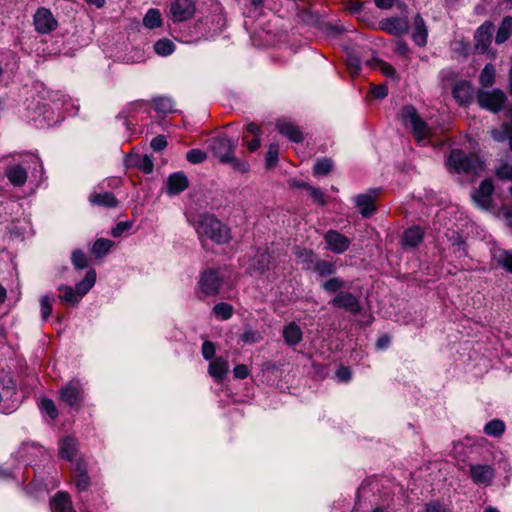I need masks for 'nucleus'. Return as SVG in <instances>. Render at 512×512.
<instances>
[{"instance_id":"obj_1","label":"nucleus","mask_w":512,"mask_h":512,"mask_svg":"<svg viewBox=\"0 0 512 512\" xmlns=\"http://www.w3.org/2000/svg\"><path fill=\"white\" fill-rule=\"evenodd\" d=\"M194 227L203 247L207 240L221 245L228 243L231 239L229 228L210 214L199 215L194 222Z\"/></svg>"},{"instance_id":"obj_2","label":"nucleus","mask_w":512,"mask_h":512,"mask_svg":"<svg viewBox=\"0 0 512 512\" xmlns=\"http://www.w3.org/2000/svg\"><path fill=\"white\" fill-rule=\"evenodd\" d=\"M447 166L456 173L477 175L484 169V162L476 155H468L462 150L455 149L450 152Z\"/></svg>"},{"instance_id":"obj_3","label":"nucleus","mask_w":512,"mask_h":512,"mask_svg":"<svg viewBox=\"0 0 512 512\" xmlns=\"http://www.w3.org/2000/svg\"><path fill=\"white\" fill-rule=\"evenodd\" d=\"M399 118L405 127L411 129L418 143L425 145L429 142L431 130L412 105L404 106L399 113Z\"/></svg>"},{"instance_id":"obj_4","label":"nucleus","mask_w":512,"mask_h":512,"mask_svg":"<svg viewBox=\"0 0 512 512\" xmlns=\"http://www.w3.org/2000/svg\"><path fill=\"white\" fill-rule=\"evenodd\" d=\"M223 284V276L218 269L208 268L200 272L195 294L204 299L218 295Z\"/></svg>"},{"instance_id":"obj_5","label":"nucleus","mask_w":512,"mask_h":512,"mask_svg":"<svg viewBox=\"0 0 512 512\" xmlns=\"http://www.w3.org/2000/svg\"><path fill=\"white\" fill-rule=\"evenodd\" d=\"M31 164L39 167V172L43 171V164L35 155H27L21 163H12L6 166L5 176L9 183L14 187H22L25 185L28 178V169L31 168Z\"/></svg>"},{"instance_id":"obj_6","label":"nucleus","mask_w":512,"mask_h":512,"mask_svg":"<svg viewBox=\"0 0 512 512\" xmlns=\"http://www.w3.org/2000/svg\"><path fill=\"white\" fill-rule=\"evenodd\" d=\"M96 281L95 270H89L85 278L75 285V288L68 285H60L58 290L62 292L59 299L67 304L75 305L94 286Z\"/></svg>"},{"instance_id":"obj_7","label":"nucleus","mask_w":512,"mask_h":512,"mask_svg":"<svg viewBox=\"0 0 512 512\" xmlns=\"http://www.w3.org/2000/svg\"><path fill=\"white\" fill-rule=\"evenodd\" d=\"M476 98L481 108L493 113L501 111L507 100L506 94L500 89H493L491 91L479 90Z\"/></svg>"},{"instance_id":"obj_8","label":"nucleus","mask_w":512,"mask_h":512,"mask_svg":"<svg viewBox=\"0 0 512 512\" xmlns=\"http://www.w3.org/2000/svg\"><path fill=\"white\" fill-rule=\"evenodd\" d=\"M207 143L208 149L220 163L225 162L229 156L235 154L237 147V143L226 135L213 137L209 139Z\"/></svg>"},{"instance_id":"obj_9","label":"nucleus","mask_w":512,"mask_h":512,"mask_svg":"<svg viewBox=\"0 0 512 512\" xmlns=\"http://www.w3.org/2000/svg\"><path fill=\"white\" fill-rule=\"evenodd\" d=\"M60 399L66 405L79 409L84 400V388L79 380H71L60 389Z\"/></svg>"},{"instance_id":"obj_10","label":"nucleus","mask_w":512,"mask_h":512,"mask_svg":"<svg viewBox=\"0 0 512 512\" xmlns=\"http://www.w3.org/2000/svg\"><path fill=\"white\" fill-rule=\"evenodd\" d=\"M196 11L194 0H171L169 17L173 22H183L191 19Z\"/></svg>"},{"instance_id":"obj_11","label":"nucleus","mask_w":512,"mask_h":512,"mask_svg":"<svg viewBox=\"0 0 512 512\" xmlns=\"http://www.w3.org/2000/svg\"><path fill=\"white\" fill-rule=\"evenodd\" d=\"M329 304L351 314H358L361 310V305L357 297L348 291H340L337 293Z\"/></svg>"},{"instance_id":"obj_12","label":"nucleus","mask_w":512,"mask_h":512,"mask_svg":"<svg viewBox=\"0 0 512 512\" xmlns=\"http://www.w3.org/2000/svg\"><path fill=\"white\" fill-rule=\"evenodd\" d=\"M33 20L35 29L39 33L47 34L57 28V21L47 8H39L34 14Z\"/></svg>"},{"instance_id":"obj_13","label":"nucleus","mask_w":512,"mask_h":512,"mask_svg":"<svg viewBox=\"0 0 512 512\" xmlns=\"http://www.w3.org/2000/svg\"><path fill=\"white\" fill-rule=\"evenodd\" d=\"M493 191V182L489 179L483 180L480 183L479 188L472 194V199L478 207L488 210L492 206Z\"/></svg>"},{"instance_id":"obj_14","label":"nucleus","mask_w":512,"mask_h":512,"mask_svg":"<svg viewBox=\"0 0 512 512\" xmlns=\"http://www.w3.org/2000/svg\"><path fill=\"white\" fill-rule=\"evenodd\" d=\"M327 248L335 254H342L348 250L351 241L337 230L330 229L324 235Z\"/></svg>"},{"instance_id":"obj_15","label":"nucleus","mask_w":512,"mask_h":512,"mask_svg":"<svg viewBox=\"0 0 512 512\" xmlns=\"http://www.w3.org/2000/svg\"><path fill=\"white\" fill-rule=\"evenodd\" d=\"M494 25L490 21L484 22L475 32V48L480 53H485L492 41Z\"/></svg>"},{"instance_id":"obj_16","label":"nucleus","mask_w":512,"mask_h":512,"mask_svg":"<svg viewBox=\"0 0 512 512\" xmlns=\"http://www.w3.org/2000/svg\"><path fill=\"white\" fill-rule=\"evenodd\" d=\"M43 452V447L40 445L33 442H25L15 452V458L25 465H31Z\"/></svg>"},{"instance_id":"obj_17","label":"nucleus","mask_w":512,"mask_h":512,"mask_svg":"<svg viewBox=\"0 0 512 512\" xmlns=\"http://www.w3.org/2000/svg\"><path fill=\"white\" fill-rule=\"evenodd\" d=\"M494 475V469L490 465H470V476L476 485L489 486Z\"/></svg>"},{"instance_id":"obj_18","label":"nucleus","mask_w":512,"mask_h":512,"mask_svg":"<svg viewBox=\"0 0 512 512\" xmlns=\"http://www.w3.org/2000/svg\"><path fill=\"white\" fill-rule=\"evenodd\" d=\"M379 27L385 32L395 36L404 35L409 30L408 21L400 17L383 19L379 22Z\"/></svg>"},{"instance_id":"obj_19","label":"nucleus","mask_w":512,"mask_h":512,"mask_svg":"<svg viewBox=\"0 0 512 512\" xmlns=\"http://www.w3.org/2000/svg\"><path fill=\"white\" fill-rule=\"evenodd\" d=\"M376 195L377 190H372L369 193L360 194L355 197L356 206L363 217H369L375 212L376 207L374 202Z\"/></svg>"},{"instance_id":"obj_20","label":"nucleus","mask_w":512,"mask_h":512,"mask_svg":"<svg viewBox=\"0 0 512 512\" xmlns=\"http://www.w3.org/2000/svg\"><path fill=\"white\" fill-rule=\"evenodd\" d=\"M506 114L510 118V122L503 123L500 128L492 129L491 136L497 142L508 140L509 148L512 151V105L508 107Z\"/></svg>"},{"instance_id":"obj_21","label":"nucleus","mask_w":512,"mask_h":512,"mask_svg":"<svg viewBox=\"0 0 512 512\" xmlns=\"http://www.w3.org/2000/svg\"><path fill=\"white\" fill-rule=\"evenodd\" d=\"M188 178L183 172L172 173L166 184V192L168 195H177L188 188Z\"/></svg>"},{"instance_id":"obj_22","label":"nucleus","mask_w":512,"mask_h":512,"mask_svg":"<svg viewBox=\"0 0 512 512\" xmlns=\"http://www.w3.org/2000/svg\"><path fill=\"white\" fill-rule=\"evenodd\" d=\"M452 93L459 104L467 105L472 99L473 88L470 82L461 80L454 84Z\"/></svg>"},{"instance_id":"obj_23","label":"nucleus","mask_w":512,"mask_h":512,"mask_svg":"<svg viewBox=\"0 0 512 512\" xmlns=\"http://www.w3.org/2000/svg\"><path fill=\"white\" fill-rule=\"evenodd\" d=\"M427 38L428 29L425 21L420 14H417L413 21L412 39L417 46L423 47L427 44Z\"/></svg>"},{"instance_id":"obj_24","label":"nucleus","mask_w":512,"mask_h":512,"mask_svg":"<svg viewBox=\"0 0 512 512\" xmlns=\"http://www.w3.org/2000/svg\"><path fill=\"white\" fill-rule=\"evenodd\" d=\"M279 133L290 141L299 143L303 140V133L301 129L292 122L289 121H278L276 124Z\"/></svg>"},{"instance_id":"obj_25","label":"nucleus","mask_w":512,"mask_h":512,"mask_svg":"<svg viewBox=\"0 0 512 512\" xmlns=\"http://www.w3.org/2000/svg\"><path fill=\"white\" fill-rule=\"evenodd\" d=\"M229 371V363L228 360L223 357L214 358L208 367L209 375L217 382H220L224 379L226 374Z\"/></svg>"},{"instance_id":"obj_26","label":"nucleus","mask_w":512,"mask_h":512,"mask_svg":"<svg viewBox=\"0 0 512 512\" xmlns=\"http://www.w3.org/2000/svg\"><path fill=\"white\" fill-rule=\"evenodd\" d=\"M78 451L77 440L72 436H66L59 440V455L67 461H73Z\"/></svg>"},{"instance_id":"obj_27","label":"nucleus","mask_w":512,"mask_h":512,"mask_svg":"<svg viewBox=\"0 0 512 512\" xmlns=\"http://www.w3.org/2000/svg\"><path fill=\"white\" fill-rule=\"evenodd\" d=\"M282 336L288 346H295L302 341L303 332L296 322H290L284 326Z\"/></svg>"},{"instance_id":"obj_28","label":"nucleus","mask_w":512,"mask_h":512,"mask_svg":"<svg viewBox=\"0 0 512 512\" xmlns=\"http://www.w3.org/2000/svg\"><path fill=\"white\" fill-rule=\"evenodd\" d=\"M52 512H76L67 492L60 491L51 500Z\"/></svg>"},{"instance_id":"obj_29","label":"nucleus","mask_w":512,"mask_h":512,"mask_svg":"<svg viewBox=\"0 0 512 512\" xmlns=\"http://www.w3.org/2000/svg\"><path fill=\"white\" fill-rule=\"evenodd\" d=\"M365 63L373 69H378L383 75L394 80H399V75L397 74L396 69L390 63L376 57L366 60Z\"/></svg>"},{"instance_id":"obj_30","label":"nucleus","mask_w":512,"mask_h":512,"mask_svg":"<svg viewBox=\"0 0 512 512\" xmlns=\"http://www.w3.org/2000/svg\"><path fill=\"white\" fill-rule=\"evenodd\" d=\"M423 240V231L420 227L414 226L405 230L402 237V245L404 247L415 248Z\"/></svg>"},{"instance_id":"obj_31","label":"nucleus","mask_w":512,"mask_h":512,"mask_svg":"<svg viewBox=\"0 0 512 512\" xmlns=\"http://www.w3.org/2000/svg\"><path fill=\"white\" fill-rule=\"evenodd\" d=\"M89 201L93 205L102 206L106 208H115L118 205V200L111 192L92 193L89 196Z\"/></svg>"},{"instance_id":"obj_32","label":"nucleus","mask_w":512,"mask_h":512,"mask_svg":"<svg viewBox=\"0 0 512 512\" xmlns=\"http://www.w3.org/2000/svg\"><path fill=\"white\" fill-rule=\"evenodd\" d=\"M493 259L498 266L512 274V251L497 248L493 252Z\"/></svg>"},{"instance_id":"obj_33","label":"nucleus","mask_w":512,"mask_h":512,"mask_svg":"<svg viewBox=\"0 0 512 512\" xmlns=\"http://www.w3.org/2000/svg\"><path fill=\"white\" fill-rule=\"evenodd\" d=\"M295 256L304 270H311L316 261V255L312 250L306 248H296Z\"/></svg>"},{"instance_id":"obj_34","label":"nucleus","mask_w":512,"mask_h":512,"mask_svg":"<svg viewBox=\"0 0 512 512\" xmlns=\"http://www.w3.org/2000/svg\"><path fill=\"white\" fill-rule=\"evenodd\" d=\"M512 34V16H505L500 26L498 27L495 42L497 44H503L506 42Z\"/></svg>"},{"instance_id":"obj_35","label":"nucleus","mask_w":512,"mask_h":512,"mask_svg":"<svg viewBox=\"0 0 512 512\" xmlns=\"http://www.w3.org/2000/svg\"><path fill=\"white\" fill-rule=\"evenodd\" d=\"M311 270H313L319 277L323 278L335 274L336 265L331 261L317 258Z\"/></svg>"},{"instance_id":"obj_36","label":"nucleus","mask_w":512,"mask_h":512,"mask_svg":"<svg viewBox=\"0 0 512 512\" xmlns=\"http://www.w3.org/2000/svg\"><path fill=\"white\" fill-rule=\"evenodd\" d=\"M346 287V282L338 276L331 277L321 284V288L329 294H337Z\"/></svg>"},{"instance_id":"obj_37","label":"nucleus","mask_w":512,"mask_h":512,"mask_svg":"<svg viewBox=\"0 0 512 512\" xmlns=\"http://www.w3.org/2000/svg\"><path fill=\"white\" fill-rule=\"evenodd\" d=\"M143 25L148 29H154L162 25V15L158 9H149L144 18Z\"/></svg>"},{"instance_id":"obj_38","label":"nucleus","mask_w":512,"mask_h":512,"mask_svg":"<svg viewBox=\"0 0 512 512\" xmlns=\"http://www.w3.org/2000/svg\"><path fill=\"white\" fill-rule=\"evenodd\" d=\"M114 246V242L105 239V238H99L97 239L93 246H92V253L96 258H102L107 253H109L110 249Z\"/></svg>"},{"instance_id":"obj_39","label":"nucleus","mask_w":512,"mask_h":512,"mask_svg":"<svg viewBox=\"0 0 512 512\" xmlns=\"http://www.w3.org/2000/svg\"><path fill=\"white\" fill-rule=\"evenodd\" d=\"M495 75L496 70L494 65L491 63L486 64L479 76L480 84L485 88L491 87L495 82Z\"/></svg>"},{"instance_id":"obj_40","label":"nucleus","mask_w":512,"mask_h":512,"mask_svg":"<svg viewBox=\"0 0 512 512\" xmlns=\"http://www.w3.org/2000/svg\"><path fill=\"white\" fill-rule=\"evenodd\" d=\"M505 432V423L502 420L494 419L484 426V433L488 436L499 437Z\"/></svg>"},{"instance_id":"obj_41","label":"nucleus","mask_w":512,"mask_h":512,"mask_svg":"<svg viewBox=\"0 0 512 512\" xmlns=\"http://www.w3.org/2000/svg\"><path fill=\"white\" fill-rule=\"evenodd\" d=\"M222 164H229L233 170L242 174L250 170L249 163L244 159L236 157L235 154L229 156Z\"/></svg>"},{"instance_id":"obj_42","label":"nucleus","mask_w":512,"mask_h":512,"mask_svg":"<svg viewBox=\"0 0 512 512\" xmlns=\"http://www.w3.org/2000/svg\"><path fill=\"white\" fill-rule=\"evenodd\" d=\"M174 50L175 44L171 40L166 38L160 39L154 44V51L158 55L163 57L172 54Z\"/></svg>"},{"instance_id":"obj_43","label":"nucleus","mask_w":512,"mask_h":512,"mask_svg":"<svg viewBox=\"0 0 512 512\" xmlns=\"http://www.w3.org/2000/svg\"><path fill=\"white\" fill-rule=\"evenodd\" d=\"M155 109L161 113H170L174 111V102L170 97L159 96L153 99Z\"/></svg>"},{"instance_id":"obj_44","label":"nucleus","mask_w":512,"mask_h":512,"mask_svg":"<svg viewBox=\"0 0 512 512\" xmlns=\"http://www.w3.org/2000/svg\"><path fill=\"white\" fill-rule=\"evenodd\" d=\"M213 313L221 320H228L233 315V307L228 303L220 302L214 305Z\"/></svg>"},{"instance_id":"obj_45","label":"nucleus","mask_w":512,"mask_h":512,"mask_svg":"<svg viewBox=\"0 0 512 512\" xmlns=\"http://www.w3.org/2000/svg\"><path fill=\"white\" fill-rule=\"evenodd\" d=\"M333 168V161L329 158L318 159L313 167V174L315 176L327 175Z\"/></svg>"},{"instance_id":"obj_46","label":"nucleus","mask_w":512,"mask_h":512,"mask_svg":"<svg viewBox=\"0 0 512 512\" xmlns=\"http://www.w3.org/2000/svg\"><path fill=\"white\" fill-rule=\"evenodd\" d=\"M53 308V298L49 297L48 295L43 296L40 299V310H41V317L43 321H46L49 316L52 313Z\"/></svg>"},{"instance_id":"obj_47","label":"nucleus","mask_w":512,"mask_h":512,"mask_svg":"<svg viewBox=\"0 0 512 512\" xmlns=\"http://www.w3.org/2000/svg\"><path fill=\"white\" fill-rule=\"evenodd\" d=\"M346 63L349 71L352 74H358L359 71L361 70L362 61L360 57L354 52H350L347 55Z\"/></svg>"},{"instance_id":"obj_48","label":"nucleus","mask_w":512,"mask_h":512,"mask_svg":"<svg viewBox=\"0 0 512 512\" xmlns=\"http://www.w3.org/2000/svg\"><path fill=\"white\" fill-rule=\"evenodd\" d=\"M186 159L192 164H200L207 159V153L201 149H191L187 152Z\"/></svg>"},{"instance_id":"obj_49","label":"nucleus","mask_w":512,"mask_h":512,"mask_svg":"<svg viewBox=\"0 0 512 512\" xmlns=\"http://www.w3.org/2000/svg\"><path fill=\"white\" fill-rule=\"evenodd\" d=\"M71 261L76 269H84L87 267V257L82 250H74L72 252Z\"/></svg>"},{"instance_id":"obj_50","label":"nucleus","mask_w":512,"mask_h":512,"mask_svg":"<svg viewBox=\"0 0 512 512\" xmlns=\"http://www.w3.org/2000/svg\"><path fill=\"white\" fill-rule=\"evenodd\" d=\"M496 176L502 180H510L512 181V164L507 162H502L496 168Z\"/></svg>"},{"instance_id":"obj_51","label":"nucleus","mask_w":512,"mask_h":512,"mask_svg":"<svg viewBox=\"0 0 512 512\" xmlns=\"http://www.w3.org/2000/svg\"><path fill=\"white\" fill-rule=\"evenodd\" d=\"M301 187H304L309 191L310 196L312 197L314 202L321 206H324L326 204L324 193L321 191V189L312 187L308 184H302Z\"/></svg>"},{"instance_id":"obj_52","label":"nucleus","mask_w":512,"mask_h":512,"mask_svg":"<svg viewBox=\"0 0 512 512\" xmlns=\"http://www.w3.org/2000/svg\"><path fill=\"white\" fill-rule=\"evenodd\" d=\"M41 409L45 412L51 419H55L58 416L57 408L54 402L51 399L44 398L41 400Z\"/></svg>"},{"instance_id":"obj_53","label":"nucleus","mask_w":512,"mask_h":512,"mask_svg":"<svg viewBox=\"0 0 512 512\" xmlns=\"http://www.w3.org/2000/svg\"><path fill=\"white\" fill-rule=\"evenodd\" d=\"M279 146L278 144H270L269 149L266 153V165L267 167L274 166L278 161Z\"/></svg>"},{"instance_id":"obj_54","label":"nucleus","mask_w":512,"mask_h":512,"mask_svg":"<svg viewBox=\"0 0 512 512\" xmlns=\"http://www.w3.org/2000/svg\"><path fill=\"white\" fill-rule=\"evenodd\" d=\"M270 264H271V256L268 253L263 252V253H260V255L258 256L257 262L255 264V268L259 272H264L266 269L269 268Z\"/></svg>"},{"instance_id":"obj_55","label":"nucleus","mask_w":512,"mask_h":512,"mask_svg":"<svg viewBox=\"0 0 512 512\" xmlns=\"http://www.w3.org/2000/svg\"><path fill=\"white\" fill-rule=\"evenodd\" d=\"M215 345L211 341H204L202 344V356L205 360H210V362L214 359L215 356Z\"/></svg>"},{"instance_id":"obj_56","label":"nucleus","mask_w":512,"mask_h":512,"mask_svg":"<svg viewBox=\"0 0 512 512\" xmlns=\"http://www.w3.org/2000/svg\"><path fill=\"white\" fill-rule=\"evenodd\" d=\"M76 488L79 492L86 491L90 485V479L87 474L73 477Z\"/></svg>"},{"instance_id":"obj_57","label":"nucleus","mask_w":512,"mask_h":512,"mask_svg":"<svg viewBox=\"0 0 512 512\" xmlns=\"http://www.w3.org/2000/svg\"><path fill=\"white\" fill-rule=\"evenodd\" d=\"M424 512H450V510L441 502L433 501L425 505Z\"/></svg>"},{"instance_id":"obj_58","label":"nucleus","mask_w":512,"mask_h":512,"mask_svg":"<svg viewBox=\"0 0 512 512\" xmlns=\"http://www.w3.org/2000/svg\"><path fill=\"white\" fill-rule=\"evenodd\" d=\"M131 228V223L128 221L119 222L111 231V235L115 238L120 237L123 233Z\"/></svg>"},{"instance_id":"obj_59","label":"nucleus","mask_w":512,"mask_h":512,"mask_svg":"<svg viewBox=\"0 0 512 512\" xmlns=\"http://www.w3.org/2000/svg\"><path fill=\"white\" fill-rule=\"evenodd\" d=\"M166 146H167V141H166L165 136H163V135H158V136L154 137L151 141V148L154 151H162L163 149L166 148Z\"/></svg>"},{"instance_id":"obj_60","label":"nucleus","mask_w":512,"mask_h":512,"mask_svg":"<svg viewBox=\"0 0 512 512\" xmlns=\"http://www.w3.org/2000/svg\"><path fill=\"white\" fill-rule=\"evenodd\" d=\"M87 474V464L83 460H77L72 469L73 477L83 476Z\"/></svg>"},{"instance_id":"obj_61","label":"nucleus","mask_w":512,"mask_h":512,"mask_svg":"<svg viewBox=\"0 0 512 512\" xmlns=\"http://www.w3.org/2000/svg\"><path fill=\"white\" fill-rule=\"evenodd\" d=\"M452 248H453V252L455 254H457V257H464L466 256V251H465V247H464V241L461 239V238H457L453 243H452Z\"/></svg>"},{"instance_id":"obj_62","label":"nucleus","mask_w":512,"mask_h":512,"mask_svg":"<svg viewBox=\"0 0 512 512\" xmlns=\"http://www.w3.org/2000/svg\"><path fill=\"white\" fill-rule=\"evenodd\" d=\"M233 374L237 379H245L249 375V369L245 364H238L234 367Z\"/></svg>"},{"instance_id":"obj_63","label":"nucleus","mask_w":512,"mask_h":512,"mask_svg":"<svg viewBox=\"0 0 512 512\" xmlns=\"http://www.w3.org/2000/svg\"><path fill=\"white\" fill-rule=\"evenodd\" d=\"M336 377L341 382H347L351 379L352 373L348 367L341 366L336 372Z\"/></svg>"},{"instance_id":"obj_64","label":"nucleus","mask_w":512,"mask_h":512,"mask_svg":"<svg viewBox=\"0 0 512 512\" xmlns=\"http://www.w3.org/2000/svg\"><path fill=\"white\" fill-rule=\"evenodd\" d=\"M241 339L246 343H255L260 340V334L256 331L248 330L242 334Z\"/></svg>"}]
</instances>
